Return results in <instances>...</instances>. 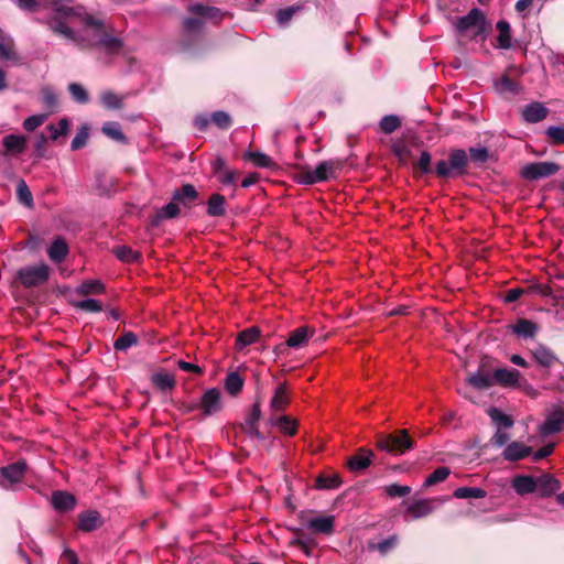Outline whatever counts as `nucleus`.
Returning <instances> with one entry per match:
<instances>
[{
  "mask_svg": "<svg viewBox=\"0 0 564 564\" xmlns=\"http://www.w3.org/2000/svg\"><path fill=\"white\" fill-rule=\"evenodd\" d=\"M68 91H69L72 98L78 104H87L89 101V95L86 91V89L84 88V86H82L80 84H77V83L69 84Z\"/></svg>",
  "mask_w": 564,
  "mask_h": 564,
  "instance_id": "nucleus-50",
  "label": "nucleus"
},
{
  "mask_svg": "<svg viewBox=\"0 0 564 564\" xmlns=\"http://www.w3.org/2000/svg\"><path fill=\"white\" fill-rule=\"evenodd\" d=\"M41 100L44 107L50 111L48 116L53 113L57 108V96L54 90L50 87H44L41 90Z\"/></svg>",
  "mask_w": 564,
  "mask_h": 564,
  "instance_id": "nucleus-45",
  "label": "nucleus"
},
{
  "mask_svg": "<svg viewBox=\"0 0 564 564\" xmlns=\"http://www.w3.org/2000/svg\"><path fill=\"white\" fill-rule=\"evenodd\" d=\"M453 495L458 499H480L485 498L487 492L479 487H459Z\"/></svg>",
  "mask_w": 564,
  "mask_h": 564,
  "instance_id": "nucleus-40",
  "label": "nucleus"
},
{
  "mask_svg": "<svg viewBox=\"0 0 564 564\" xmlns=\"http://www.w3.org/2000/svg\"><path fill=\"white\" fill-rule=\"evenodd\" d=\"M487 26L486 14L477 8L471 9L466 15L460 17L455 24L458 34H468L471 39H485Z\"/></svg>",
  "mask_w": 564,
  "mask_h": 564,
  "instance_id": "nucleus-3",
  "label": "nucleus"
},
{
  "mask_svg": "<svg viewBox=\"0 0 564 564\" xmlns=\"http://www.w3.org/2000/svg\"><path fill=\"white\" fill-rule=\"evenodd\" d=\"M531 352L534 360L543 367H551L557 360L553 351L544 345H538Z\"/></svg>",
  "mask_w": 564,
  "mask_h": 564,
  "instance_id": "nucleus-28",
  "label": "nucleus"
},
{
  "mask_svg": "<svg viewBox=\"0 0 564 564\" xmlns=\"http://www.w3.org/2000/svg\"><path fill=\"white\" fill-rule=\"evenodd\" d=\"M69 122L66 118H62L57 124H48L47 130L51 132L50 138L52 140L58 139L61 135H65L68 132Z\"/></svg>",
  "mask_w": 564,
  "mask_h": 564,
  "instance_id": "nucleus-54",
  "label": "nucleus"
},
{
  "mask_svg": "<svg viewBox=\"0 0 564 564\" xmlns=\"http://www.w3.org/2000/svg\"><path fill=\"white\" fill-rule=\"evenodd\" d=\"M214 174L217 180L224 185H231L235 183L236 173L225 166L221 159H217L214 163Z\"/></svg>",
  "mask_w": 564,
  "mask_h": 564,
  "instance_id": "nucleus-29",
  "label": "nucleus"
},
{
  "mask_svg": "<svg viewBox=\"0 0 564 564\" xmlns=\"http://www.w3.org/2000/svg\"><path fill=\"white\" fill-rule=\"evenodd\" d=\"M28 144V137L23 134H8L2 139L3 151L0 152L4 156H15L22 154Z\"/></svg>",
  "mask_w": 564,
  "mask_h": 564,
  "instance_id": "nucleus-13",
  "label": "nucleus"
},
{
  "mask_svg": "<svg viewBox=\"0 0 564 564\" xmlns=\"http://www.w3.org/2000/svg\"><path fill=\"white\" fill-rule=\"evenodd\" d=\"M212 121L215 126L220 129H227L231 124V118L229 113L225 111H215L212 115Z\"/></svg>",
  "mask_w": 564,
  "mask_h": 564,
  "instance_id": "nucleus-58",
  "label": "nucleus"
},
{
  "mask_svg": "<svg viewBox=\"0 0 564 564\" xmlns=\"http://www.w3.org/2000/svg\"><path fill=\"white\" fill-rule=\"evenodd\" d=\"M546 135L552 139L555 143L564 144V127L563 126H551L546 129Z\"/></svg>",
  "mask_w": 564,
  "mask_h": 564,
  "instance_id": "nucleus-61",
  "label": "nucleus"
},
{
  "mask_svg": "<svg viewBox=\"0 0 564 564\" xmlns=\"http://www.w3.org/2000/svg\"><path fill=\"white\" fill-rule=\"evenodd\" d=\"M532 454V448L530 446L524 445L520 442H511L509 443L503 452L502 457L508 462H518L523 459Z\"/></svg>",
  "mask_w": 564,
  "mask_h": 564,
  "instance_id": "nucleus-17",
  "label": "nucleus"
},
{
  "mask_svg": "<svg viewBox=\"0 0 564 564\" xmlns=\"http://www.w3.org/2000/svg\"><path fill=\"white\" fill-rule=\"evenodd\" d=\"M52 505L56 511L67 512L75 508L76 498L67 491L57 490L52 494Z\"/></svg>",
  "mask_w": 564,
  "mask_h": 564,
  "instance_id": "nucleus-18",
  "label": "nucleus"
},
{
  "mask_svg": "<svg viewBox=\"0 0 564 564\" xmlns=\"http://www.w3.org/2000/svg\"><path fill=\"white\" fill-rule=\"evenodd\" d=\"M379 126H380V130L383 133L390 134L400 128L401 120L395 115H388V116H384L383 118H381Z\"/></svg>",
  "mask_w": 564,
  "mask_h": 564,
  "instance_id": "nucleus-48",
  "label": "nucleus"
},
{
  "mask_svg": "<svg viewBox=\"0 0 564 564\" xmlns=\"http://www.w3.org/2000/svg\"><path fill=\"white\" fill-rule=\"evenodd\" d=\"M26 462L19 460L9 466L0 468V486L4 488H9L12 485L22 480L25 470H26Z\"/></svg>",
  "mask_w": 564,
  "mask_h": 564,
  "instance_id": "nucleus-10",
  "label": "nucleus"
},
{
  "mask_svg": "<svg viewBox=\"0 0 564 564\" xmlns=\"http://www.w3.org/2000/svg\"><path fill=\"white\" fill-rule=\"evenodd\" d=\"M102 525V520L96 510L82 512L78 517V529L84 532H91Z\"/></svg>",
  "mask_w": 564,
  "mask_h": 564,
  "instance_id": "nucleus-19",
  "label": "nucleus"
},
{
  "mask_svg": "<svg viewBox=\"0 0 564 564\" xmlns=\"http://www.w3.org/2000/svg\"><path fill=\"white\" fill-rule=\"evenodd\" d=\"M180 205L175 200H171L169 204L160 208L152 218V225L159 226L163 220L172 219L178 216Z\"/></svg>",
  "mask_w": 564,
  "mask_h": 564,
  "instance_id": "nucleus-25",
  "label": "nucleus"
},
{
  "mask_svg": "<svg viewBox=\"0 0 564 564\" xmlns=\"http://www.w3.org/2000/svg\"><path fill=\"white\" fill-rule=\"evenodd\" d=\"M17 275L23 286H37L47 281L50 275V268L45 263L28 265L21 268Z\"/></svg>",
  "mask_w": 564,
  "mask_h": 564,
  "instance_id": "nucleus-7",
  "label": "nucleus"
},
{
  "mask_svg": "<svg viewBox=\"0 0 564 564\" xmlns=\"http://www.w3.org/2000/svg\"><path fill=\"white\" fill-rule=\"evenodd\" d=\"M117 258L123 262L132 263L140 259V253L127 246H120L115 249Z\"/></svg>",
  "mask_w": 564,
  "mask_h": 564,
  "instance_id": "nucleus-49",
  "label": "nucleus"
},
{
  "mask_svg": "<svg viewBox=\"0 0 564 564\" xmlns=\"http://www.w3.org/2000/svg\"><path fill=\"white\" fill-rule=\"evenodd\" d=\"M100 101L107 109L118 110L122 108V98L113 91H104L100 95Z\"/></svg>",
  "mask_w": 564,
  "mask_h": 564,
  "instance_id": "nucleus-44",
  "label": "nucleus"
},
{
  "mask_svg": "<svg viewBox=\"0 0 564 564\" xmlns=\"http://www.w3.org/2000/svg\"><path fill=\"white\" fill-rule=\"evenodd\" d=\"M489 417L491 419V421L500 429V427H505V429H510L513 426V420L505 414L503 412H501L499 409L497 408H489L488 411H487Z\"/></svg>",
  "mask_w": 564,
  "mask_h": 564,
  "instance_id": "nucleus-39",
  "label": "nucleus"
},
{
  "mask_svg": "<svg viewBox=\"0 0 564 564\" xmlns=\"http://www.w3.org/2000/svg\"><path fill=\"white\" fill-rule=\"evenodd\" d=\"M260 337V329L257 326H251L240 332L236 339V348L241 350L249 345L254 344Z\"/></svg>",
  "mask_w": 564,
  "mask_h": 564,
  "instance_id": "nucleus-27",
  "label": "nucleus"
},
{
  "mask_svg": "<svg viewBox=\"0 0 564 564\" xmlns=\"http://www.w3.org/2000/svg\"><path fill=\"white\" fill-rule=\"evenodd\" d=\"M67 253L68 246L62 238L55 239L47 250L48 258L56 263L62 262Z\"/></svg>",
  "mask_w": 564,
  "mask_h": 564,
  "instance_id": "nucleus-30",
  "label": "nucleus"
},
{
  "mask_svg": "<svg viewBox=\"0 0 564 564\" xmlns=\"http://www.w3.org/2000/svg\"><path fill=\"white\" fill-rule=\"evenodd\" d=\"M564 424V411L555 410L550 413L545 421L539 426V432L542 436H549L551 434L557 433L562 430V425Z\"/></svg>",
  "mask_w": 564,
  "mask_h": 564,
  "instance_id": "nucleus-14",
  "label": "nucleus"
},
{
  "mask_svg": "<svg viewBox=\"0 0 564 564\" xmlns=\"http://www.w3.org/2000/svg\"><path fill=\"white\" fill-rule=\"evenodd\" d=\"M554 451V444L553 443H549L546 445H544L543 447H541L540 449H538L536 452L532 453V459L534 462H539L547 456H550Z\"/></svg>",
  "mask_w": 564,
  "mask_h": 564,
  "instance_id": "nucleus-64",
  "label": "nucleus"
},
{
  "mask_svg": "<svg viewBox=\"0 0 564 564\" xmlns=\"http://www.w3.org/2000/svg\"><path fill=\"white\" fill-rule=\"evenodd\" d=\"M199 406L203 410L205 416L212 415L218 412L220 405V391L216 388L208 389L202 397L199 405H191L188 411H193Z\"/></svg>",
  "mask_w": 564,
  "mask_h": 564,
  "instance_id": "nucleus-12",
  "label": "nucleus"
},
{
  "mask_svg": "<svg viewBox=\"0 0 564 564\" xmlns=\"http://www.w3.org/2000/svg\"><path fill=\"white\" fill-rule=\"evenodd\" d=\"M510 440V435L508 432L498 429L496 433L490 438V444L497 448L503 447L508 445Z\"/></svg>",
  "mask_w": 564,
  "mask_h": 564,
  "instance_id": "nucleus-60",
  "label": "nucleus"
},
{
  "mask_svg": "<svg viewBox=\"0 0 564 564\" xmlns=\"http://www.w3.org/2000/svg\"><path fill=\"white\" fill-rule=\"evenodd\" d=\"M17 193H18L19 200L22 204H24L25 206H29V207L32 206L33 197H32V194L24 181L19 182Z\"/></svg>",
  "mask_w": 564,
  "mask_h": 564,
  "instance_id": "nucleus-57",
  "label": "nucleus"
},
{
  "mask_svg": "<svg viewBox=\"0 0 564 564\" xmlns=\"http://www.w3.org/2000/svg\"><path fill=\"white\" fill-rule=\"evenodd\" d=\"M87 139H88V132L86 129H82L80 131H78L76 133V135L74 137V139L72 140V143H70L72 150H78V149L83 148L86 144Z\"/></svg>",
  "mask_w": 564,
  "mask_h": 564,
  "instance_id": "nucleus-62",
  "label": "nucleus"
},
{
  "mask_svg": "<svg viewBox=\"0 0 564 564\" xmlns=\"http://www.w3.org/2000/svg\"><path fill=\"white\" fill-rule=\"evenodd\" d=\"M470 158L476 163H484L488 159V150L486 148H471L469 150Z\"/></svg>",
  "mask_w": 564,
  "mask_h": 564,
  "instance_id": "nucleus-63",
  "label": "nucleus"
},
{
  "mask_svg": "<svg viewBox=\"0 0 564 564\" xmlns=\"http://www.w3.org/2000/svg\"><path fill=\"white\" fill-rule=\"evenodd\" d=\"M495 88L499 94H512L517 95L521 91L520 85L509 78L508 76H502L498 80L495 82Z\"/></svg>",
  "mask_w": 564,
  "mask_h": 564,
  "instance_id": "nucleus-36",
  "label": "nucleus"
},
{
  "mask_svg": "<svg viewBox=\"0 0 564 564\" xmlns=\"http://www.w3.org/2000/svg\"><path fill=\"white\" fill-rule=\"evenodd\" d=\"M73 306L77 310L90 313H97L102 310V304L100 303V301L95 299H86L78 302H74Z\"/></svg>",
  "mask_w": 564,
  "mask_h": 564,
  "instance_id": "nucleus-52",
  "label": "nucleus"
},
{
  "mask_svg": "<svg viewBox=\"0 0 564 564\" xmlns=\"http://www.w3.org/2000/svg\"><path fill=\"white\" fill-rule=\"evenodd\" d=\"M467 383L477 390H486L495 386V380L492 379V375L486 373L482 369H479L467 378Z\"/></svg>",
  "mask_w": 564,
  "mask_h": 564,
  "instance_id": "nucleus-26",
  "label": "nucleus"
},
{
  "mask_svg": "<svg viewBox=\"0 0 564 564\" xmlns=\"http://www.w3.org/2000/svg\"><path fill=\"white\" fill-rule=\"evenodd\" d=\"M520 377V372L516 369H496L492 372V379L495 380V384H500L503 387H514L518 384Z\"/></svg>",
  "mask_w": 564,
  "mask_h": 564,
  "instance_id": "nucleus-22",
  "label": "nucleus"
},
{
  "mask_svg": "<svg viewBox=\"0 0 564 564\" xmlns=\"http://www.w3.org/2000/svg\"><path fill=\"white\" fill-rule=\"evenodd\" d=\"M496 28L499 32L497 36V47L501 50H509L512 47L511 26L508 21L500 20L497 22Z\"/></svg>",
  "mask_w": 564,
  "mask_h": 564,
  "instance_id": "nucleus-23",
  "label": "nucleus"
},
{
  "mask_svg": "<svg viewBox=\"0 0 564 564\" xmlns=\"http://www.w3.org/2000/svg\"><path fill=\"white\" fill-rule=\"evenodd\" d=\"M104 291V285L98 280L84 281L77 289L76 293L80 295L99 294Z\"/></svg>",
  "mask_w": 564,
  "mask_h": 564,
  "instance_id": "nucleus-46",
  "label": "nucleus"
},
{
  "mask_svg": "<svg viewBox=\"0 0 564 564\" xmlns=\"http://www.w3.org/2000/svg\"><path fill=\"white\" fill-rule=\"evenodd\" d=\"M433 510V500L417 499L406 505L403 518L405 521L419 520L431 514Z\"/></svg>",
  "mask_w": 564,
  "mask_h": 564,
  "instance_id": "nucleus-11",
  "label": "nucleus"
},
{
  "mask_svg": "<svg viewBox=\"0 0 564 564\" xmlns=\"http://www.w3.org/2000/svg\"><path fill=\"white\" fill-rule=\"evenodd\" d=\"M334 516H323L307 520L306 525L316 533L332 534L334 531Z\"/></svg>",
  "mask_w": 564,
  "mask_h": 564,
  "instance_id": "nucleus-21",
  "label": "nucleus"
},
{
  "mask_svg": "<svg viewBox=\"0 0 564 564\" xmlns=\"http://www.w3.org/2000/svg\"><path fill=\"white\" fill-rule=\"evenodd\" d=\"M373 453L370 449L361 447L358 454L351 456L347 462V467L352 473H361L372 463Z\"/></svg>",
  "mask_w": 564,
  "mask_h": 564,
  "instance_id": "nucleus-15",
  "label": "nucleus"
},
{
  "mask_svg": "<svg viewBox=\"0 0 564 564\" xmlns=\"http://www.w3.org/2000/svg\"><path fill=\"white\" fill-rule=\"evenodd\" d=\"M340 484H341V479L338 475H333V476H327V477L321 476L316 480V486L319 489H335V488L339 487Z\"/></svg>",
  "mask_w": 564,
  "mask_h": 564,
  "instance_id": "nucleus-55",
  "label": "nucleus"
},
{
  "mask_svg": "<svg viewBox=\"0 0 564 564\" xmlns=\"http://www.w3.org/2000/svg\"><path fill=\"white\" fill-rule=\"evenodd\" d=\"M315 330L308 326H301L290 333L284 344L275 347L276 352H282L286 347L292 349H301L305 347L308 339L314 335Z\"/></svg>",
  "mask_w": 564,
  "mask_h": 564,
  "instance_id": "nucleus-9",
  "label": "nucleus"
},
{
  "mask_svg": "<svg viewBox=\"0 0 564 564\" xmlns=\"http://www.w3.org/2000/svg\"><path fill=\"white\" fill-rule=\"evenodd\" d=\"M300 10L299 6H291L285 9H280L276 12V21L281 25L288 24L293 15Z\"/></svg>",
  "mask_w": 564,
  "mask_h": 564,
  "instance_id": "nucleus-56",
  "label": "nucleus"
},
{
  "mask_svg": "<svg viewBox=\"0 0 564 564\" xmlns=\"http://www.w3.org/2000/svg\"><path fill=\"white\" fill-rule=\"evenodd\" d=\"M101 131L108 138L117 141V142L127 143V137L122 132L121 126L116 121L105 122L102 124Z\"/></svg>",
  "mask_w": 564,
  "mask_h": 564,
  "instance_id": "nucleus-35",
  "label": "nucleus"
},
{
  "mask_svg": "<svg viewBox=\"0 0 564 564\" xmlns=\"http://www.w3.org/2000/svg\"><path fill=\"white\" fill-rule=\"evenodd\" d=\"M57 19L48 22L50 28L80 47H95L104 54L116 55L121 51L122 41L106 32L102 20L87 13L73 0H52Z\"/></svg>",
  "mask_w": 564,
  "mask_h": 564,
  "instance_id": "nucleus-1",
  "label": "nucleus"
},
{
  "mask_svg": "<svg viewBox=\"0 0 564 564\" xmlns=\"http://www.w3.org/2000/svg\"><path fill=\"white\" fill-rule=\"evenodd\" d=\"M225 198L220 194H213L208 200L207 214L212 217H219L225 214Z\"/></svg>",
  "mask_w": 564,
  "mask_h": 564,
  "instance_id": "nucleus-38",
  "label": "nucleus"
},
{
  "mask_svg": "<svg viewBox=\"0 0 564 564\" xmlns=\"http://www.w3.org/2000/svg\"><path fill=\"white\" fill-rule=\"evenodd\" d=\"M289 403V398L286 393V387L285 384H279L275 388L274 394L271 399L270 406L272 411L280 412L282 411L285 405Z\"/></svg>",
  "mask_w": 564,
  "mask_h": 564,
  "instance_id": "nucleus-34",
  "label": "nucleus"
},
{
  "mask_svg": "<svg viewBox=\"0 0 564 564\" xmlns=\"http://www.w3.org/2000/svg\"><path fill=\"white\" fill-rule=\"evenodd\" d=\"M339 167L340 163L338 161H323L314 170H303L299 172L296 181L304 185L326 182L336 176V172Z\"/></svg>",
  "mask_w": 564,
  "mask_h": 564,
  "instance_id": "nucleus-4",
  "label": "nucleus"
},
{
  "mask_svg": "<svg viewBox=\"0 0 564 564\" xmlns=\"http://www.w3.org/2000/svg\"><path fill=\"white\" fill-rule=\"evenodd\" d=\"M153 384L162 391L173 389L175 381L174 377L166 372H158L152 376Z\"/></svg>",
  "mask_w": 564,
  "mask_h": 564,
  "instance_id": "nucleus-43",
  "label": "nucleus"
},
{
  "mask_svg": "<svg viewBox=\"0 0 564 564\" xmlns=\"http://www.w3.org/2000/svg\"><path fill=\"white\" fill-rule=\"evenodd\" d=\"M549 113L547 108L541 102H531L522 110L524 121L529 123H536L546 118Z\"/></svg>",
  "mask_w": 564,
  "mask_h": 564,
  "instance_id": "nucleus-20",
  "label": "nucleus"
},
{
  "mask_svg": "<svg viewBox=\"0 0 564 564\" xmlns=\"http://www.w3.org/2000/svg\"><path fill=\"white\" fill-rule=\"evenodd\" d=\"M413 445L406 430H401L398 434H380L377 442V446L381 451L397 455L404 454L408 449L413 448Z\"/></svg>",
  "mask_w": 564,
  "mask_h": 564,
  "instance_id": "nucleus-6",
  "label": "nucleus"
},
{
  "mask_svg": "<svg viewBox=\"0 0 564 564\" xmlns=\"http://www.w3.org/2000/svg\"><path fill=\"white\" fill-rule=\"evenodd\" d=\"M138 345V336L132 332H127L113 343V348L119 351H126Z\"/></svg>",
  "mask_w": 564,
  "mask_h": 564,
  "instance_id": "nucleus-42",
  "label": "nucleus"
},
{
  "mask_svg": "<svg viewBox=\"0 0 564 564\" xmlns=\"http://www.w3.org/2000/svg\"><path fill=\"white\" fill-rule=\"evenodd\" d=\"M187 10L189 13L196 15L184 19L183 28L187 33L198 32L205 21H219L225 15L218 8L204 6L202 3H191Z\"/></svg>",
  "mask_w": 564,
  "mask_h": 564,
  "instance_id": "nucleus-2",
  "label": "nucleus"
},
{
  "mask_svg": "<svg viewBox=\"0 0 564 564\" xmlns=\"http://www.w3.org/2000/svg\"><path fill=\"white\" fill-rule=\"evenodd\" d=\"M467 154L464 150L457 149L449 153L448 161L441 160L435 165V172L438 176L451 178L463 175L466 172Z\"/></svg>",
  "mask_w": 564,
  "mask_h": 564,
  "instance_id": "nucleus-5",
  "label": "nucleus"
},
{
  "mask_svg": "<svg viewBox=\"0 0 564 564\" xmlns=\"http://www.w3.org/2000/svg\"><path fill=\"white\" fill-rule=\"evenodd\" d=\"M47 118L48 113H37L30 116L23 121V129L29 132L34 131L36 128L42 126L47 120Z\"/></svg>",
  "mask_w": 564,
  "mask_h": 564,
  "instance_id": "nucleus-53",
  "label": "nucleus"
},
{
  "mask_svg": "<svg viewBox=\"0 0 564 564\" xmlns=\"http://www.w3.org/2000/svg\"><path fill=\"white\" fill-rule=\"evenodd\" d=\"M245 159L249 160L258 167H271L273 165L272 159L260 151H248L245 153Z\"/></svg>",
  "mask_w": 564,
  "mask_h": 564,
  "instance_id": "nucleus-41",
  "label": "nucleus"
},
{
  "mask_svg": "<svg viewBox=\"0 0 564 564\" xmlns=\"http://www.w3.org/2000/svg\"><path fill=\"white\" fill-rule=\"evenodd\" d=\"M384 491L389 497H404L411 492V487L391 484L384 488Z\"/></svg>",
  "mask_w": 564,
  "mask_h": 564,
  "instance_id": "nucleus-59",
  "label": "nucleus"
},
{
  "mask_svg": "<svg viewBox=\"0 0 564 564\" xmlns=\"http://www.w3.org/2000/svg\"><path fill=\"white\" fill-rule=\"evenodd\" d=\"M198 196L197 191L192 184H185L181 189L173 193L172 198L178 205L189 206Z\"/></svg>",
  "mask_w": 564,
  "mask_h": 564,
  "instance_id": "nucleus-24",
  "label": "nucleus"
},
{
  "mask_svg": "<svg viewBox=\"0 0 564 564\" xmlns=\"http://www.w3.org/2000/svg\"><path fill=\"white\" fill-rule=\"evenodd\" d=\"M561 488L560 481L552 475L544 474L535 477V492L541 497H549Z\"/></svg>",
  "mask_w": 564,
  "mask_h": 564,
  "instance_id": "nucleus-16",
  "label": "nucleus"
},
{
  "mask_svg": "<svg viewBox=\"0 0 564 564\" xmlns=\"http://www.w3.org/2000/svg\"><path fill=\"white\" fill-rule=\"evenodd\" d=\"M560 166L554 162H534L524 165L521 170V176L528 181H538L555 174Z\"/></svg>",
  "mask_w": 564,
  "mask_h": 564,
  "instance_id": "nucleus-8",
  "label": "nucleus"
},
{
  "mask_svg": "<svg viewBox=\"0 0 564 564\" xmlns=\"http://www.w3.org/2000/svg\"><path fill=\"white\" fill-rule=\"evenodd\" d=\"M512 487L519 495L535 492V477L517 476L512 481Z\"/></svg>",
  "mask_w": 564,
  "mask_h": 564,
  "instance_id": "nucleus-31",
  "label": "nucleus"
},
{
  "mask_svg": "<svg viewBox=\"0 0 564 564\" xmlns=\"http://www.w3.org/2000/svg\"><path fill=\"white\" fill-rule=\"evenodd\" d=\"M270 424L278 426L283 433L288 435H294L297 429V422L288 416V415H281V416H272L270 419Z\"/></svg>",
  "mask_w": 564,
  "mask_h": 564,
  "instance_id": "nucleus-32",
  "label": "nucleus"
},
{
  "mask_svg": "<svg viewBox=\"0 0 564 564\" xmlns=\"http://www.w3.org/2000/svg\"><path fill=\"white\" fill-rule=\"evenodd\" d=\"M512 332L520 337L532 338L538 332V325L529 319H519L512 326Z\"/></svg>",
  "mask_w": 564,
  "mask_h": 564,
  "instance_id": "nucleus-33",
  "label": "nucleus"
},
{
  "mask_svg": "<svg viewBox=\"0 0 564 564\" xmlns=\"http://www.w3.org/2000/svg\"><path fill=\"white\" fill-rule=\"evenodd\" d=\"M242 387L243 379L238 372H231L227 376L225 380V388L230 394L236 395L242 390Z\"/></svg>",
  "mask_w": 564,
  "mask_h": 564,
  "instance_id": "nucleus-47",
  "label": "nucleus"
},
{
  "mask_svg": "<svg viewBox=\"0 0 564 564\" xmlns=\"http://www.w3.org/2000/svg\"><path fill=\"white\" fill-rule=\"evenodd\" d=\"M399 543V538L397 534H392L388 536L387 539H383L382 541L373 544H369L370 550L378 551L382 556L389 554L392 550L397 547Z\"/></svg>",
  "mask_w": 564,
  "mask_h": 564,
  "instance_id": "nucleus-37",
  "label": "nucleus"
},
{
  "mask_svg": "<svg viewBox=\"0 0 564 564\" xmlns=\"http://www.w3.org/2000/svg\"><path fill=\"white\" fill-rule=\"evenodd\" d=\"M451 474L448 467H438L435 469L424 481V487H431L438 482L444 481Z\"/></svg>",
  "mask_w": 564,
  "mask_h": 564,
  "instance_id": "nucleus-51",
  "label": "nucleus"
}]
</instances>
